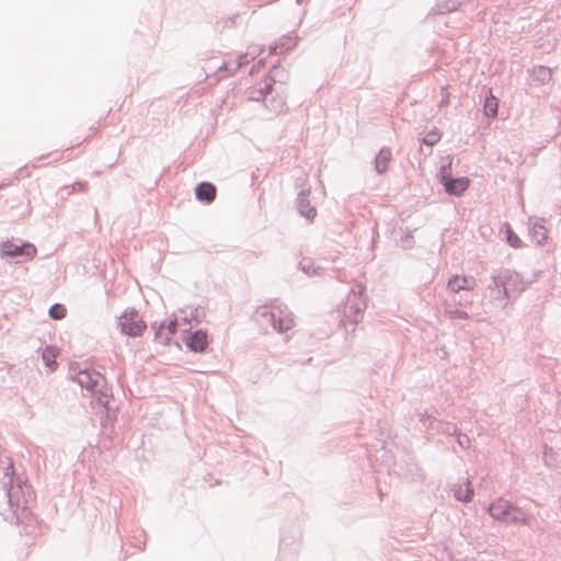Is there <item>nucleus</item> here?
<instances>
[{
	"label": "nucleus",
	"mask_w": 561,
	"mask_h": 561,
	"mask_svg": "<svg viewBox=\"0 0 561 561\" xmlns=\"http://www.w3.org/2000/svg\"><path fill=\"white\" fill-rule=\"evenodd\" d=\"M1 484L8 504V507L1 512L3 519L10 524L30 525L34 519L32 504L35 502V494L26 480L15 477L11 459L3 468Z\"/></svg>",
	"instance_id": "obj_1"
},
{
	"label": "nucleus",
	"mask_w": 561,
	"mask_h": 561,
	"mask_svg": "<svg viewBox=\"0 0 561 561\" xmlns=\"http://www.w3.org/2000/svg\"><path fill=\"white\" fill-rule=\"evenodd\" d=\"M530 282L516 271L500 268L492 273L488 289L492 299L497 301L502 308H506L512 301L527 288Z\"/></svg>",
	"instance_id": "obj_2"
},
{
	"label": "nucleus",
	"mask_w": 561,
	"mask_h": 561,
	"mask_svg": "<svg viewBox=\"0 0 561 561\" xmlns=\"http://www.w3.org/2000/svg\"><path fill=\"white\" fill-rule=\"evenodd\" d=\"M488 512L495 520L514 526H527L533 531L543 530L534 514L502 497L490 503Z\"/></svg>",
	"instance_id": "obj_3"
},
{
	"label": "nucleus",
	"mask_w": 561,
	"mask_h": 561,
	"mask_svg": "<svg viewBox=\"0 0 561 561\" xmlns=\"http://www.w3.org/2000/svg\"><path fill=\"white\" fill-rule=\"evenodd\" d=\"M75 380L81 388H85L92 393L93 400L106 410L107 417L110 413H115L116 408L111 404L113 399L112 392L105 385V378L93 369H80Z\"/></svg>",
	"instance_id": "obj_4"
},
{
	"label": "nucleus",
	"mask_w": 561,
	"mask_h": 561,
	"mask_svg": "<svg viewBox=\"0 0 561 561\" xmlns=\"http://www.w3.org/2000/svg\"><path fill=\"white\" fill-rule=\"evenodd\" d=\"M255 319L262 327L270 325L277 332H286L294 325V319L286 306L275 305L272 308L266 306L257 308Z\"/></svg>",
	"instance_id": "obj_5"
},
{
	"label": "nucleus",
	"mask_w": 561,
	"mask_h": 561,
	"mask_svg": "<svg viewBox=\"0 0 561 561\" xmlns=\"http://www.w3.org/2000/svg\"><path fill=\"white\" fill-rule=\"evenodd\" d=\"M366 287L362 284H355L343 306V314L353 325L358 324L362 321L365 309L367 308L366 299L364 298V291Z\"/></svg>",
	"instance_id": "obj_6"
},
{
	"label": "nucleus",
	"mask_w": 561,
	"mask_h": 561,
	"mask_svg": "<svg viewBox=\"0 0 561 561\" xmlns=\"http://www.w3.org/2000/svg\"><path fill=\"white\" fill-rule=\"evenodd\" d=\"M37 253L34 244L30 242H23L16 244L13 240H7L0 244V256L2 259H9L15 263H22L27 260H32Z\"/></svg>",
	"instance_id": "obj_7"
},
{
	"label": "nucleus",
	"mask_w": 561,
	"mask_h": 561,
	"mask_svg": "<svg viewBox=\"0 0 561 561\" xmlns=\"http://www.w3.org/2000/svg\"><path fill=\"white\" fill-rule=\"evenodd\" d=\"M437 178L445 192L451 196H460L470 185V179L468 176L454 178L451 175L450 164L442 165Z\"/></svg>",
	"instance_id": "obj_8"
},
{
	"label": "nucleus",
	"mask_w": 561,
	"mask_h": 561,
	"mask_svg": "<svg viewBox=\"0 0 561 561\" xmlns=\"http://www.w3.org/2000/svg\"><path fill=\"white\" fill-rule=\"evenodd\" d=\"M118 327L123 334L137 337L142 334V331L146 329V323L139 319L138 311L131 309L121 316Z\"/></svg>",
	"instance_id": "obj_9"
},
{
	"label": "nucleus",
	"mask_w": 561,
	"mask_h": 561,
	"mask_svg": "<svg viewBox=\"0 0 561 561\" xmlns=\"http://www.w3.org/2000/svg\"><path fill=\"white\" fill-rule=\"evenodd\" d=\"M184 343L188 351L194 353H203L208 345L207 332L203 329H198L190 333L184 339Z\"/></svg>",
	"instance_id": "obj_10"
},
{
	"label": "nucleus",
	"mask_w": 561,
	"mask_h": 561,
	"mask_svg": "<svg viewBox=\"0 0 561 561\" xmlns=\"http://www.w3.org/2000/svg\"><path fill=\"white\" fill-rule=\"evenodd\" d=\"M468 1L469 0H435V4L430 9L426 18L454 12Z\"/></svg>",
	"instance_id": "obj_11"
},
{
	"label": "nucleus",
	"mask_w": 561,
	"mask_h": 561,
	"mask_svg": "<svg viewBox=\"0 0 561 561\" xmlns=\"http://www.w3.org/2000/svg\"><path fill=\"white\" fill-rule=\"evenodd\" d=\"M309 194L310 188L301 190L296 198V207L301 216L311 221L317 216V209L314 206L310 204V201L308 198Z\"/></svg>",
	"instance_id": "obj_12"
},
{
	"label": "nucleus",
	"mask_w": 561,
	"mask_h": 561,
	"mask_svg": "<svg viewBox=\"0 0 561 561\" xmlns=\"http://www.w3.org/2000/svg\"><path fill=\"white\" fill-rule=\"evenodd\" d=\"M476 286V279L466 275H453L447 282V289L451 293L458 294L461 290L470 291Z\"/></svg>",
	"instance_id": "obj_13"
},
{
	"label": "nucleus",
	"mask_w": 561,
	"mask_h": 561,
	"mask_svg": "<svg viewBox=\"0 0 561 561\" xmlns=\"http://www.w3.org/2000/svg\"><path fill=\"white\" fill-rule=\"evenodd\" d=\"M399 474L403 476L409 480H419L423 477L422 468L417 465L412 455H408L404 465H397Z\"/></svg>",
	"instance_id": "obj_14"
},
{
	"label": "nucleus",
	"mask_w": 561,
	"mask_h": 561,
	"mask_svg": "<svg viewBox=\"0 0 561 561\" xmlns=\"http://www.w3.org/2000/svg\"><path fill=\"white\" fill-rule=\"evenodd\" d=\"M195 198L203 204H210L215 201L217 188L210 182H201L195 187Z\"/></svg>",
	"instance_id": "obj_15"
},
{
	"label": "nucleus",
	"mask_w": 561,
	"mask_h": 561,
	"mask_svg": "<svg viewBox=\"0 0 561 561\" xmlns=\"http://www.w3.org/2000/svg\"><path fill=\"white\" fill-rule=\"evenodd\" d=\"M484 102L483 113L488 118H495L499 113V99L493 94L492 89L483 87Z\"/></svg>",
	"instance_id": "obj_16"
},
{
	"label": "nucleus",
	"mask_w": 561,
	"mask_h": 561,
	"mask_svg": "<svg viewBox=\"0 0 561 561\" xmlns=\"http://www.w3.org/2000/svg\"><path fill=\"white\" fill-rule=\"evenodd\" d=\"M274 87V80L263 79L262 85L257 89H253L249 93V99L252 101H265L266 98L272 93Z\"/></svg>",
	"instance_id": "obj_17"
},
{
	"label": "nucleus",
	"mask_w": 561,
	"mask_h": 561,
	"mask_svg": "<svg viewBox=\"0 0 561 561\" xmlns=\"http://www.w3.org/2000/svg\"><path fill=\"white\" fill-rule=\"evenodd\" d=\"M248 55H240L232 61L224 62L221 66L218 67V71L220 73H224L222 76H229L236 72L238 69H240L242 66L248 64Z\"/></svg>",
	"instance_id": "obj_18"
},
{
	"label": "nucleus",
	"mask_w": 561,
	"mask_h": 561,
	"mask_svg": "<svg viewBox=\"0 0 561 561\" xmlns=\"http://www.w3.org/2000/svg\"><path fill=\"white\" fill-rule=\"evenodd\" d=\"M391 158L392 153L390 148L382 147L379 150L378 154L375 158V170L378 174H383L387 171Z\"/></svg>",
	"instance_id": "obj_19"
},
{
	"label": "nucleus",
	"mask_w": 561,
	"mask_h": 561,
	"mask_svg": "<svg viewBox=\"0 0 561 561\" xmlns=\"http://www.w3.org/2000/svg\"><path fill=\"white\" fill-rule=\"evenodd\" d=\"M298 37H293L290 34L284 35L274 46H271L270 54H276L277 49L289 51L297 46Z\"/></svg>",
	"instance_id": "obj_20"
},
{
	"label": "nucleus",
	"mask_w": 561,
	"mask_h": 561,
	"mask_svg": "<svg viewBox=\"0 0 561 561\" xmlns=\"http://www.w3.org/2000/svg\"><path fill=\"white\" fill-rule=\"evenodd\" d=\"M529 236L536 244L542 245L548 238V230L542 222L536 221L529 228Z\"/></svg>",
	"instance_id": "obj_21"
},
{
	"label": "nucleus",
	"mask_w": 561,
	"mask_h": 561,
	"mask_svg": "<svg viewBox=\"0 0 561 561\" xmlns=\"http://www.w3.org/2000/svg\"><path fill=\"white\" fill-rule=\"evenodd\" d=\"M263 79H272L275 83H285L288 79V72L280 67V60H276V62L272 66L270 72L264 76Z\"/></svg>",
	"instance_id": "obj_22"
},
{
	"label": "nucleus",
	"mask_w": 561,
	"mask_h": 561,
	"mask_svg": "<svg viewBox=\"0 0 561 561\" xmlns=\"http://www.w3.org/2000/svg\"><path fill=\"white\" fill-rule=\"evenodd\" d=\"M298 268L308 276L321 275L323 268L316 265L310 257H304L298 262Z\"/></svg>",
	"instance_id": "obj_23"
},
{
	"label": "nucleus",
	"mask_w": 561,
	"mask_h": 561,
	"mask_svg": "<svg viewBox=\"0 0 561 561\" xmlns=\"http://www.w3.org/2000/svg\"><path fill=\"white\" fill-rule=\"evenodd\" d=\"M531 77L538 84H546L552 78L551 69L546 66H536L533 69Z\"/></svg>",
	"instance_id": "obj_24"
},
{
	"label": "nucleus",
	"mask_w": 561,
	"mask_h": 561,
	"mask_svg": "<svg viewBox=\"0 0 561 561\" xmlns=\"http://www.w3.org/2000/svg\"><path fill=\"white\" fill-rule=\"evenodd\" d=\"M58 354V351L55 346L47 345L43 350L42 358L46 367L49 368V370H55L57 368V362L56 356Z\"/></svg>",
	"instance_id": "obj_25"
},
{
	"label": "nucleus",
	"mask_w": 561,
	"mask_h": 561,
	"mask_svg": "<svg viewBox=\"0 0 561 561\" xmlns=\"http://www.w3.org/2000/svg\"><path fill=\"white\" fill-rule=\"evenodd\" d=\"M453 491L455 499L462 503H469L473 497V490L470 488L469 482L467 483L466 488L457 485V488H454Z\"/></svg>",
	"instance_id": "obj_26"
},
{
	"label": "nucleus",
	"mask_w": 561,
	"mask_h": 561,
	"mask_svg": "<svg viewBox=\"0 0 561 561\" xmlns=\"http://www.w3.org/2000/svg\"><path fill=\"white\" fill-rule=\"evenodd\" d=\"M152 329L154 330V341L167 345L172 340V336H170V332H167L165 330V322H161L158 328H156V324L152 325Z\"/></svg>",
	"instance_id": "obj_27"
},
{
	"label": "nucleus",
	"mask_w": 561,
	"mask_h": 561,
	"mask_svg": "<svg viewBox=\"0 0 561 561\" xmlns=\"http://www.w3.org/2000/svg\"><path fill=\"white\" fill-rule=\"evenodd\" d=\"M152 329L154 330V341L167 345L172 340V336H170V332H167L165 330V322H161L158 328H156V324L152 325Z\"/></svg>",
	"instance_id": "obj_28"
},
{
	"label": "nucleus",
	"mask_w": 561,
	"mask_h": 561,
	"mask_svg": "<svg viewBox=\"0 0 561 561\" xmlns=\"http://www.w3.org/2000/svg\"><path fill=\"white\" fill-rule=\"evenodd\" d=\"M435 432L446 436H454L458 433V426L454 423L438 421Z\"/></svg>",
	"instance_id": "obj_29"
},
{
	"label": "nucleus",
	"mask_w": 561,
	"mask_h": 561,
	"mask_svg": "<svg viewBox=\"0 0 561 561\" xmlns=\"http://www.w3.org/2000/svg\"><path fill=\"white\" fill-rule=\"evenodd\" d=\"M505 238H506L507 243L512 248H514V249L522 248V244H523L522 240L519 239V237L515 233V231L508 224H506V226H505Z\"/></svg>",
	"instance_id": "obj_30"
},
{
	"label": "nucleus",
	"mask_w": 561,
	"mask_h": 561,
	"mask_svg": "<svg viewBox=\"0 0 561 561\" xmlns=\"http://www.w3.org/2000/svg\"><path fill=\"white\" fill-rule=\"evenodd\" d=\"M66 314H67L66 307L58 302L51 305L48 309V316L53 320H62L66 317Z\"/></svg>",
	"instance_id": "obj_31"
},
{
	"label": "nucleus",
	"mask_w": 561,
	"mask_h": 561,
	"mask_svg": "<svg viewBox=\"0 0 561 561\" xmlns=\"http://www.w3.org/2000/svg\"><path fill=\"white\" fill-rule=\"evenodd\" d=\"M445 314L449 320H467L469 319V313L461 309H446Z\"/></svg>",
	"instance_id": "obj_32"
},
{
	"label": "nucleus",
	"mask_w": 561,
	"mask_h": 561,
	"mask_svg": "<svg viewBox=\"0 0 561 561\" xmlns=\"http://www.w3.org/2000/svg\"><path fill=\"white\" fill-rule=\"evenodd\" d=\"M440 133L437 128L432 129L427 133V135L423 138V142L430 147L434 146L440 140Z\"/></svg>",
	"instance_id": "obj_33"
},
{
	"label": "nucleus",
	"mask_w": 561,
	"mask_h": 561,
	"mask_svg": "<svg viewBox=\"0 0 561 561\" xmlns=\"http://www.w3.org/2000/svg\"><path fill=\"white\" fill-rule=\"evenodd\" d=\"M457 444L463 448L467 449L470 447V438L467 434H462L460 430L458 428V433L455 435Z\"/></svg>",
	"instance_id": "obj_34"
},
{
	"label": "nucleus",
	"mask_w": 561,
	"mask_h": 561,
	"mask_svg": "<svg viewBox=\"0 0 561 561\" xmlns=\"http://www.w3.org/2000/svg\"><path fill=\"white\" fill-rule=\"evenodd\" d=\"M205 317V310L202 307H196L191 310L190 319L195 321L196 323H199L203 318Z\"/></svg>",
	"instance_id": "obj_35"
},
{
	"label": "nucleus",
	"mask_w": 561,
	"mask_h": 561,
	"mask_svg": "<svg viewBox=\"0 0 561 561\" xmlns=\"http://www.w3.org/2000/svg\"><path fill=\"white\" fill-rule=\"evenodd\" d=\"M436 423H438V420H436V419H434V417H432V416H431V419L426 422V424H425V425H423L424 431H425V433H426L425 438H426L427 440H430V439H431L430 431H435V430H436Z\"/></svg>",
	"instance_id": "obj_36"
},
{
	"label": "nucleus",
	"mask_w": 561,
	"mask_h": 561,
	"mask_svg": "<svg viewBox=\"0 0 561 561\" xmlns=\"http://www.w3.org/2000/svg\"><path fill=\"white\" fill-rule=\"evenodd\" d=\"M165 330L170 332V336H172L178 330V319L173 318L172 320L165 322Z\"/></svg>",
	"instance_id": "obj_37"
},
{
	"label": "nucleus",
	"mask_w": 561,
	"mask_h": 561,
	"mask_svg": "<svg viewBox=\"0 0 561 561\" xmlns=\"http://www.w3.org/2000/svg\"><path fill=\"white\" fill-rule=\"evenodd\" d=\"M284 105H285V102L280 98L273 99L270 110L274 111V112H279V111H282Z\"/></svg>",
	"instance_id": "obj_38"
},
{
	"label": "nucleus",
	"mask_w": 561,
	"mask_h": 561,
	"mask_svg": "<svg viewBox=\"0 0 561 561\" xmlns=\"http://www.w3.org/2000/svg\"><path fill=\"white\" fill-rule=\"evenodd\" d=\"M472 304V299L468 296H460L458 300H455V305L460 307H468Z\"/></svg>",
	"instance_id": "obj_39"
},
{
	"label": "nucleus",
	"mask_w": 561,
	"mask_h": 561,
	"mask_svg": "<svg viewBox=\"0 0 561 561\" xmlns=\"http://www.w3.org/2000/svg\"><path fill=\"white\" fill-rule=\"evenodd\" d=\"M88 187L87 182H76L71 186V192H84Z\"/></svg>",
	"instance_id": "obj_40"
},
{
	"label": "nucleus",
	"mask_w": 561,
	"mask_h": 561,
	"mask_svg": "<svg viewBox=\"0 0 561 561\" xmlns=\"http://www.w3.org/2000/svg\"><path fill=\"white\" fill-rule=\"evenodd\" d=\"M401 242L403 243V248H411L413 244V236L410 233H407L402 239Z\"/></svg>",
	"instance_id": "obj_41"
},
{
	"label": "nucleus",
	"mask_w": 561,
	"mask_h": 561,
	"mask_svg": "<svg viewBox=\"0 0 561 561\" xmlns=\"http://www.w3.org/2000/svg\"><path fill=\"white\" fill-rule=\"evenodd\" d=\"M417 417H419V422L422 423L423 425H425L426 422L431 419V415H428L426 412H420L417 414Z\"/></svg>",
	"instance_id": "obj_42"
},
{
	"label": "nucleus",
	"mask_w": 561,
	"mask_h": 561,
	"mask_svg": "<svg viewBox=\"0 0 561 561\" xmlns=\"http://www.w3.org/2000/svg\"><path fill=\"white\" fill-rule=\"evenodd\" d=\"M448 103V96L444 98L442 101H440V105L443 104H447Z\"/></svg>",
	"instance_id": "obj_43"
},
{
	"label": "nucleus",
	"mask_w": 561,
	"mask_h": 561,
	"mask_svg": "<svg viewBox=\"0 0 561 561\" xmlns=\"http://www.w3.org/2000/svg\"><path fill=\"white\" fill-rule=\"evenodd\" d=\"M9 184L7 182H1L0 183V190L7 187Z\"/></svg>",
	"instance_id": "obj_44"
},
{
	"label": "nucleus",
	"mask_w": 561,
	"mask_h": 561,
	"mask_svg": "<svg viewBox=\"0 0 561 561\" xmlns=\"http://www.w3.org/2000/svg\"><path fill=\"white\" fill-rule=\"evenodd\" d=\"M304 0H296L297 3H301Z\"/></svg>",
	"instance_id": "obj_45"
}]
</instances>
